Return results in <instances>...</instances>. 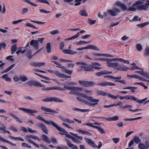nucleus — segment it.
I'll list each match as a JSON object with an SVG mask.
<instances>
[{"mask_svg": "<svg viewBox=\"0 0 149 149\" xmlns=\"http://www.w3.org/2000/svg\"><path fill=\"white\" fill-rule=\"evenodd\" d=\"M37 127L41 128L42 131L45 134H48V132L46 127L45 125L41 123H39L36 124Z\"/></svg>", "mask_w": 149, "mask_h": 149, "instance_id": "obj_15", "label": "nucleus"}, {"mask_svg": "<svg viewBox=\"0 0 149 149\" xmlns=\"http://www.w3.org/2000/svg\"><path fill=\"white\" fill-rule=\"evenodd\" d=\"M134 141L135 143L137 144L138 143L141 141V140L139 139V138L137 136H135L134 139Z\"/></svg>", "mask_w": 149, "mask_h": 149, "instance_id": "obj_57", "label": "nucleus"}, {"mask_svg": "<svg viewBox=\"0 0 149 149\" xmlns=\"http://www.w3.org/2000/svg\"><path fill=\"white\" fill-rule=\"evenodd\" d=\"M6 127L4 126L3 127H0V130L3 132L4 133H7L10 134V132L9 131L6 130Z\"/></svg>", "mask_w": 149, "mask_h": 149, "instance_id": "obj_55", "label": "nucleus"}, {"mask_svg": "<svg viewBox=\"0 0 149 149\" xmlns=\"http://www.w3.org/2000/svg\"><path fill=\"white\" fill-rule=\"evenodd\" d=\"M138 147L139 149H147L146 146L143 143H139Z\"/></svg>", "mask_w": 149, "mask_h": 149, "instance_id": "obj_50", "label": "nucleus"}, {"mask_svg": "<svg viewBox=\"0 0 149 149\" xmlns=\"http://www.w3.org/2000/svg\"><path fill=\"white\" fill-rule=\"evenodd\" d=\"M85 140L86 142L90 145L93 148H95L97 147L94 142L91 139L88 138H85Z\"/></svg>", "mask_w": 149, "mask_h": 149, "instance_id": "obj_18", "label": "nucleus"}, {"mask_svg": "<svg viewBox=\"0 0 149 149\" xmlns=\"http://www.w3.org/2000/svg\"><path fill=\"white\" fill-rule=\"evenodd\" d=\"M44 86L41 87H42V90L44 91H47L49 90H51L54 89H57V88L55 87H45L44 85H43Z\"/></svg>", "mask_w": 149, "mask_h": 149, "instance_id": "obj_28", "label": "nucleus"}, {"mask_svg": "<svg viewBox=\"0 0 149 149\" xmlns=\"http://www.w3.org/2000/svg\"><path fill=\"white\" fill-rule=\"evenodd\" d=\"M47 71L51 74H54L56 76L59 77L61 72L57 70H47Z\"/></svg>", "mask_w": 149, "mask_h": 149, "instance_id": "obj_26", "label": "nucleus"}, {"mask_svg": "<svg viewBox=\"0 0 149 149\" xmlns=\"http://www.w3.org/2000/svg\"><path fill=\"white\" fill-rule=\"evenodd\" d=\"M36 118L38 119V120L42 121L43 122H45V124H47L49 125H52L53 123L54 122L52 120L50 121H47L45 119L42 117L40 116H37L36 117Z\"/></svg>", "mask_w": 149, "mask_h": 149, "instance_id": "obj_13", "label": "nucleus"}, {"mask_svg": "<svg viewBox=\"0 0 149 149\" xmlns=\"http://www.w3.org/2000/svg\"><path fill=\"white\" fill-rule=\"evenodd\" d=\"M63 72L69 74H71L72 73V71L71 70H68L64 67V68L62 70Z\"/></svg>", "mask_w": 149, "mask_h": 149, "instance_id": "obj_51", "label": "nucleus"}, {"mask_svg": "<svg viewBox=\"0 0 149 149\" xmlns=\"http://www.w3.org/2000/svg\"><path fill=\"white\" fill-rule=\"evenodd\" d=\"M120 12V10L116 8H114L112 10H109L107 11L108 14L113 16H116L117 13H119Z\"/></svg>", "mask_w": 149, "mask_h": 149, "instance_id": "obj_12", "label": "nucleus"}, {"mask_svg": "<svg viewBox=\"0 0 149 149\" xmlns=\"http://www.w3.org/2000/svg\"><path fill=\"white\" fill-rule=\"evenodd\" d=\"M136 47L137 50L139 52L141 51L142 49V46L140 44H137L136 45Z\"/></svg>", "mask_w": 149, "mask_h": 149, "instance_id": "obj_60", "label": "nucleus"}, {"mask_svg": "<svg viewBox=\"0 0 149 149\" xmlns=\"http://www.w3.org/2000/svg\"><path fill=\"white\" fill-rule=\"evenodd\" d=\"M79 13L80 15L82 16L87 17L88 16V14L86 13V11L85 9H82L81 10Z\"/></svg>", "mask_w": 149, "mask_h": 149, "instance_id": "obj_40", "label": "nucleus"}, {"mask_svg": "<svg viewBox=\"0 0 149 149\" xmlns=\"http://www.w3.org/2000/svg\"><path fill=\"white\" fill-rule=\"evenodd\" d=\"M46 49L47 50V52L48 53H50L51 52V44L49 42H48L46 46Z\"/></svg>", "mask_w": 149, "mask_h": 149, "instance_id": "obj_37", "label": "nucleus"}, {"mask_svg": "<svg viewBox=\"0 0 149 149\" xmlns=\"http://www.w3.org/2000/svg\"><path fill=\"white\" fill-rule=\"evenodd\" d=\"M26 55L27 56L28 58L29 59H31L32 58L33 55H32V52L31 50H28L26 52Z\"/></svg>", "mask_w": 149, "mask_h": 149, "instance_id": "obj_52", "label": "nucleus"}, {"mask_svg": "<svg viewBox=\"0 0 149 149\" xmlns=\"http://www.w3.org/2000/svg\"><path fill=\"white\" fill-rule=\"evenodd\" d=\"M118 98H119L120 100L126 99L134 101V96L129 95H127L125 96H122L118 95Z\"/></svg>", "mask_w": 149, "mask_h": 149, "instance_id": "obj_17", "label": "nucleus"}, {"mask_svg": "<svg viewBox=\"0 0 149 149\" xmlns=\"http://www.w3.org/2000/svg\"><path fill=\"white\" fill-rule=\"evenodd\" d=\"M144 54L145 56H149V46L146 47V48Z\"/></svg>", "mask_w": 149, "mask_h": 149, "instance_id": "obj_49", "label": "nucleus"}, {"mask_svg": "<svg viewBox=\"0 0 149 149\" xmlns=\"http://www.w3.org/2000/svg\"><path fill=\"white\" fill-rule=\"evenodd\" d=\"M3 79H5L6 81L8 82H10L11 81V79L8 77V76L7 74H5L3 75L2 77Z\"/></svg>", "mask_w": 149, "mask_h": 149, "instance_id": "obj_43", "label": "nucleus"}, {"mask_svg": "<svg viewBox=\"0 0 149 149\" xmlns=\"http://www.w3.org/2000/svg\"><path fill=\"white\" fill-rule=\"evenodd\" d=\"M67 143L68 146L72 149H78L77 146L72 144L70 142L67 140Z\"/></svg>", "mask_w": 149, "mask_h": 149, "instance_id": "obj_25", "label": "nucleus"}, {"mask_svg": "<svg viewBox=\"0 0 149 149\" xmlns=\"http://www.w3.org/2000/svg\"><path fill=\"white\" fill-rule=\"evenodd\" d=\"M85 49H91L97 51L99 50V48L96 46L94 45H89L85 47L79 48L77 49H76L77 51H80L82 50Z\"/></svg>", "mask_w": 149, "mask_h": 149, "instance_id": "obj_9", "label": "nucleus"}, {"mask_svg": "<svg viewBox=\"0 0 149 149\" xmlns=\"http://www.w3.org/2000/svg\"><path fill=\"white\" fill-rule=\"evenodd\" d=\"M50 33L52 35H56L59 33V31L58 30H55L52 31L50 32Z\"/></svg>", "mask_w": 149, "mask_h": 149, "instance_id": "obj_64", "label": "nucleus"}, {"mask_svg": "<svg viewBox=\"0 0 149 149\" xmlns=\"http://www.w3.org/2000/svg\"><path fill=\"white\" fill-rule=\"evenodd\" d=\"M80 68L83 71H91L92 70V69L91 68L87 67V64L86 63V65H81Z\"/></svg>", "mask_w": 149, "mask_h": 149, "instance_id": "obj_24", "label": "nucleus"}, {"mask_svg": "<svg viewBox=\"0 0 149 149\" xmlns=\"http://www.w3.org/2000/svg\"><path fill=\"white\" fill-rule=\"evenodd\" d=\"M31 66L35 67H41L45 65V63L33 62L30 64Z\"/></svg>", "mask_w": 149, "mask_h": 149, "instance_id": "obj_19", "label": "nucleus"}, {"mask_svg": "<svg viewBox=\"0 0 149 149\" xmlns=\"http://www.w3.org/2000/svg\"><path fill=\"white\" fill-rule=\"evenodd\" d=\"M39 42L37 40H32L30 42V45L36 49L39 47Z\"/></svg>", "mask_w": 149, "mask_h": 149, "instance_id": "obj_16", "label": "nucleus"}, {"mask_svg": "<svg viewBox=\"0 0 149 149\" xmlns=\"http://www.w3.org/2000/svg\"><path fill=\"white\" fill-rule=\"evenodd\" d=\"M25 138L27 141L30 143L33 144L37 148H39V146L37 144L32 141L31 140V139H38V140L39 141L41 139H40L38 137L33 135H27L25 136Z\"/></svg>", "mask_w": 149, "mask_h": 149, "instance_id": "obj_3", "label": "nucleus"}, {"mask_svg": "<svg viewBox=\"0 0 149 149\" xmlns=\"http://www.w3.org/2000/svg\"><path fill=\"white\" fill-rule=\"evenodd\" d=\"M64 88L71 91L70 92V93L71 94L79 95L86 99L91 102H90L86 100H83L80 97H77V98L78 100L88 105L94 106L97 105L98 104V102L99 101V100L98 99H95L91 97L88 96L84 93H80L79 91H82L83 90L82 88L74 86H68L66 85H65Z\"/></svg>", "mask_w": 149, "mask_h": 149, "instance_id": "obj_1", "label": "nucleus"}, {"mask_svg": "<svg viewBox=\"0 0 149 149\" xmlns=\"http://www.w3.org/2000/svg\"><path fill=\"white\" fill-rule=\"evenodd\" d=\"M10 115L13 118L18 122L20 123H22V121L20 119L13 113H10Z\"/></svg>", "mask_w": 149, "mask_h": 149, "instance_id": "obj_33", "label": "nucleus"}, {"mask_svg": "<svg viewBox=\"0 0 149 149\" xmlns=\"http://www.w3.org/2000/svg\"><path fill=\"white\" fill-rule=\"evenodd\" d=\"M127 77L128 78H134L135 79H138L140 80H141L143 81L149 82V80L136 74L133 75L128 74L127 75Z\"/></svg>", "mask_w": 149, "mask_h": 149, "instance_id": "obj_7", "label": "nucleus"}, {"mask_svg": "<svg viewBox=\"0 0 149 149\" xmlns=\"http://www.w3.org/2000/svg\"><path fill=\"white\" fill-rule=\"evenodd\" d=\"M134 85L137 84L141 86L144 88L145 89H147L148 88V87L146 86L142 82H136L133 84Z\"/></svg>", "mask_w": 149, "mask_h": 149, "instance_id": "obj_54", "label": "nucleus"}, {"mask_svg": "<svg viewBox=\"0 0 149 149\" xmlns=\"http://www.w3.org/2000/svg\"><path fill=\"white\" fill-rule=\"evenodd\" d=\"M20 78V80L23 82H25L28 79L27 77L24 76H21Z\"/></svg>", "mask_w": 149, "mask_h": 149, "instance_id": "obj_59", "label": "nucleus"}, {"mask_svg": "<svg viewBox=\"0 0 149 149\" xmlns=\"http://www.w3.org/2000/svg\"><path fill=\"white\" fill-rule=\"evenodd\" d=\"M52 62L54 63L55 64L57 65L56 67L59 68H61L62 69L64 68V67L62 66L59 63H58L56 61H52Z\"/></svg>", "mask_w": 149, "mask_h": 149, "instance_id": "obj_53", "label": "nucleus"}, {"mask_svg": "<svg viewBox=\"0 0 149 149\" xmlns=\"http://www.w3.org/2000/svg\"><path fill=\"white\" fill-rule=\"evenodd\" d=\"M113 60L120 61L127 64H129V62L128 61L125 60L122 58H115V59H113Z\"/></svg>", "mask_w": 149, "mask_h": 149, "instance_id": "obj_36", "label": "nucleus"}, {"mask_svg": "<svg viewBox=\"0 0 149 149\" xmlns=\"http://www.w3.org/2000/svg\"><path fill=\"white\" fill-rule=\"evenodd\" d=\"M63 52L66 54L73 55L77 53V52L71 49H64L63 50Z\"/></svg>", "mask_w": 149, "mask_h": 149, "instance_id": "obj_20", "label": "nucleus"}, {"mask_svg": "<svg viewBox=\"0 0 149 149\" xmlns=\"http://www.w3.org/2000/svg\"><path fill=\"white\" fill-rule=\"evenodd\" d=\"M137 88V87L133 86H128L125 87L123 88L124 89H129L131 90L132 92L133 93L135 91V90Z\"/></svg>", "mask_w": 149, "mask_h": 149, "instance_id": "obj_39", "label": "nucleus"}, {"mask_svg": "<svg viewBox=\"0 0 149 149\" xmlns=\"http://www.w3.org/2000/svg\"><path fill=\"white\" fill-rule=\"evenodd\" d=\"M146 3L145 5H142L136 6V4L134 3L132 5L131 7L129 8L127 10L129 11H134L137 9L139 10H147L149 6V0L146 1Z\"/></svg>", "mask_w": 149, "mask_h": 149, "instance_id": "obj_2", "label": "nucleus"}, {"mask_svg": "<svg viewBox=\"0 0 149 149\" xmlns=\"http://www.w3.org/2000/svg\"><path fill=\"white\" fill-rule=\"evenodd\" d=\"M19 110L22 111L24 112L25 113H29L30 115L33 116H34V113H37L38 111L34 110H32L29 108H19Z\"/></svg>", "mask_w": 149, "mask_h": 149, "instance_id": "obj_5", "label": "nucleus"}, {"mask_svg": "<svg viewBox=\"0 0 149 149\" xmlns=\"http://www.w3.org/2000/svg\"><path fill=\"white\" fill-rule=\"evenodd\" d=\"M22 48L21 47H20L18 48V50L16 52L17 54L18 55L20 53L22 54H23L26 52V50H25L22 51Z\"/></svg>", "mask_w": 149, "mask_h": 149, "instance_id": "obj_56", "label": "nucleus"}, {"mask_svg": "<svg viewBox=\"0 0 149 149\" xmlns=\"http://www.w3.org/2000/svg\"><path fill=\"white\" fill-rule=\"evenodd\" d=\"M15 65V64H13L11 65H10V66H9V67L7 68L6 69L4 70V71H3L2 72V73H6L8 72V71H9L12 68H13L14 66Z\"/></svg>", "mask_w": 149, "mask_h": 149, "instance_id": "obj_44", "label": "nucleus"}, {"mask_svg": "<svg viewBox=\"0 0 149 149\" xmlns=\"http://www.w3.org/2000/svg\"><path fill=\"white\" fill-rule=\"evenodd\" d=\"M116 4L118 6L120 7L124 11L127 9V7L126 5L122 4L119 2H117L116 3Z\"/></svg>", "mask_w": 149, "mask_h": 149, "instance_id": "obj_29", "label": "nucleus"}, {"mask_svg": "<svg viewBox=\"0 0 149 149\" xmlns=\"http://www.w3.org/2000/svg\"><path fill=\"white\" fill-rule=\"evenodd\" d=\"M78 82L81 86L83 87H87V81H79Z\"/></svg>", "mask_w": 149, "mask_h": 149, "instance_id": "obj_38", "label": "nucleus"}, {"mask_svg": "<svg viewBox=\"0 0 149 149\" xmlns=\"http://www.w3.org/2000/svg\"><path fill=\"white\" fill-rule=\"evenodd\" d=\"M72 110L74 111H81V112H87L89 111L88 109H80L76 107H73L72 109Z\"/></svg>", "mask_w": 149, "mask_h": 149, "instance_id": "obj_32", "label": "nucleus"}, {"mask_svg": "<svg viewBox=\"0 0 149 149\" xmlns=\"http://www.w3.org/2000/svg\"><path fill=\"white\" fill-rule=\"evenodd\" d=\"M89 42H86L83 40L80 41H79L75 42L74 43V44L76 45H82L84 44H87L89 43Z\"/></svg>", "mask_w": 149, "mask_h": 149, "instance_id": "obj_41", "label": "nucleus"}, {"mask_svg": "<svg viewBox=\"0 0 149 149\" xmlns=\"http://www.w3.org/2000/svg\"><path fill=\"white\" fill-rule=\"evenodd\" d=\"M119 118L117 116H115L113 117L105 118L106 119L109 121H116L118 120Z\"/></svg>", "mask_w": 149, "mask_h": 149, "instance_id": "obj_27", "label": "nucleus"}, {"mask_svg": "<svg viewBox=\"0 0 149 149\" xmlns=\"http://www.w3.org/2000/svg\"><path fill=\"white\" fill-rule=\"evenodd\" d=\"M59 77L62 78H70L71 76H68L67 75H66L65 74H63V73H61Z\"/></svg>", "mask_w": 149, "mask_h": 149, "instance_id": "obj_61", "label": "nucleus"}, {"mask_svg": "<svg viewBox=\"0 0 149 149\" xmlns=\"http://www.w3.org/2000/svg\"><path fill=\"white\" fill-rule=\"evenodd\" d=\"M27 26L30 27L34 29H38V28L29 23H27L25 24Z\"/></svg>", "mask_w": 149, "mask_h": 149, "instance_id": "obj_58", "label": "nucleus"}, {"mask_svg": "<svg viewBox=\"0 0 149 149\" xmlns=\"http://www.w3.org/2000/svg\"><path fill=\"white\" fill-rule=\"evenodd\" d=\"M92 65H93V68L95 69L100 70L101 68L100 67L96 66V65L100 66V64L99 63H92Z\"/></svg>", "mask_w": 149, "mask_h": 149, "instance_id": "obj_45", "label": "nucleus"}, {"mask_svg": "<svg viewBox=\"0 0 149 149\" xmlns=\"http://www.w3.org/2000/svg\"><path fill=\"white\" fill-rule=\"evenodd\" d=\"M17 49V44H15L14 45L12 46L11 48V51L13 52L12 53V54H13L14 52L16 51Z\"/></svg>", "mask_w": 149, "mask_h": 149, "instance_id": "obj_46", "label": "nucleus"}, {"mask_svg": "<svg viewBox=\"0 0 149 149\" xmlns=\"http://www.w3.org/2000/svg\"><path fill=\"white\" fill-rule=\"evenodd\" d=\"M147 98H146L142 100H140L136 98V97L134 96V101H136L137 102L139 103L142 104V103H143L144 102L147 100Z\"/></svg>", "mask_w": 149, "mask_h": 149, "instance_id": "obj_31", "label": "nucleus"}, {"mask_svg": "<svg viewBox=\"0 0 149 149\" xmlns=\"http://www.w3.org/2000/svg\"><path fill=\"white\" fill-rule=\"evenodd\" d=\"M87 0H75L74 1V5L75 6H77L80 5L81 2L83 3H84Z\"/></svg>", "mask_w": 149, "mask_h": 149, "instance_id": "obj_30", "label": "nucleus"}, {"mask_svg": "<svg viewBox=\"0 0 149 149\" xmlns=\"http://www.w3.org/2000/svg\"><path fill=\"white\" fill-rule=\"evenodd\" d=\"M28 84L30 86H34L37 87L44 86L43 84H42L39 82L31 80L27 82Z\"/></svg>", "mask_w": 149, "mask_h": 149, "instance_id": "obj_10", "label": "nucleus"}, {"mask_svg": "<svg viewBox=\"0 0 149 149\" xmlns=\"http://www.w3.org/2000/svg\"><path fill=\"white\" fill-rule=\"evenodd\" d=\"M115 84L111 82H101L99 83L98 85L102 86H114Z\"/></svg>", "mask_w": 149, "mask_h": 149, "instance_id": "obj_21", "label": "nucleus"}, {"mask_svg": "<svg viewBox=\"0 0 149 149\" xmlns=\"http://www.w3.org/2000/svg\"><path fill=\"white\" fill-rule=\"evenodd\" d=\"M42 101L46 102H51L52 101L56 102H63V100L58 98L53 97H50L47 98L42 99Z\"/></svg>", "mask_w": 149, "mask_h": 149, "instance_id": "obj_4", "label": "nucleus"}, {"mask_svg": "<svg viewBox=\"0 0 149 149\" xmlns=\"http://www.w3.org/2000/svg\"><path fill=\"white\" fill-rule=\"evenodd\" d=\"M107 96L108 97H111L113 99H116L118 98V95L117 96H115L109 93L107 94Z\"/></svg>", "mask_w": 149, "mask_h": 149, "instance_id": "obj_63", "label": "nucleus"}, {"mask_svg": "<svg viewBox=\"0 0 149 149\" xmlns=\"http://www.w3.org/2000/svg\"><path fill=\"white\" fill-rule=\"evenodd\" d=\"M132 108V106L130 105H126L124 106H120V108L124 110L127 109H130Z\"/></svg>", "mask_w": 149, "mask_h": 149, "instance_id": "obj_47", "label": "nucleus"}, {"mask_svg": "<svg viewBox=\"0 0 149 149\" xmlns=\"http://www.w3.org/2000/svg\"><path fill=\"white\" fill-rule=\"evenodd\" d=\"M9 138H10L14 140H18L19 141H24V139L22 138L21 137H13V136H9Z\"/></svg>", "mask_w": 149, "mask_h": 149, "instance_id": "obj_48", "label": "nucleus"}, {"mask_svg": "<svg viewBox=\"0 0 149 149\" xmlns=\"http://www.w3.org/2000/svg\"><path fill=\"white\" fill-rule=\"evenodd\" d=\"M43 138L42 140L47 143H51V141L49 140V138L45 134L42 135Z\"/></svg>", "mask_w": 149, "mask_h": 149, "instance_id": "obj_35", "label": "nucleus"}, {"mask_svg": "<svg viewBox=\"0 0 149 149\" xmlns=\"http://www.w3.org/2000/svg\"><path fill=\"white\" fill-rule=\"evenodd\" d=\"M41 109L42 110L48 113H49L50 114V113H58V111H56L52 110L49 108H46L44 107H41Z\"/></svg>", "mask_w": 149, "mask_h": 149, "instance_id": "obj_14", "label": "nucleus"}, {"mask_svg": "<svg viewBox=\"0 0 149 149\" xmlns=\"http://www.w3.org/2000/svg\"><path fill=\"white\" fill-rule=\"evenodd\" d=\"M129 69V68H127V67L124 65H118L117 70H122L123 71H126L128 70Z\"/></svg>", "mask_w": 149, "mask_h": 149, "instance_id": "obj_23", "label": "nucleus"}, {"mask_svg": "<svg viewBox=\"0 0 149 149\" xmlns=\"http://www.w3.org/2000/svg\"><path fill=\"white\" fill-rule=\"evenodd\" d=\"M111 72H108L107 71L104 70L97 72L95 73V74L97 76H101L103 75L104 74H111Z\"/></svg>", "mask_w": 149, "mask_h": 149, "instance_id": "obj_22", "label": "nucleus"}, {"mask_svg": "<svg viewBox=\"0 0 149 149\" xmlns=\"http://www.w3.org/2000/svg\"><path fill=\"white\" fill-rule=\"evenodd\" d=\"M136 64L135 63L132 64L131 67L129 68V69L131 70H133L135 69H140L138 66H136Z\"/></svg>", "mask_w": 149, "mask_h": 149, "instance_id": "obj_42", "label": "nucleus"}, {"mask_svg": "<svg viewBox=\"0 0 149 149\" xmlns=\"http://www.w3.org/2000/svg\"><path fill=\"white\" fill-rule=\"evenodd\" d=\"M60 132L59 133L62 135L65 134L68 132L64 129L60 127L56 123L54 122L52 125Z\"/></svg>", "mask_w": 149, "mask_h": 149, "instance_id": "obj_8", "label": "nucleus"}, {"mask_svg": "<svg viewBox=\"0 0 149 149\" xmlns=\"http://www.w3.org/2000/svg\"><path fill=\"white\" fill-rule=\"evenodd\" d=\"M79 36V33H77L76 35L75 36H73L72 37L69 38H67L65 39V40L66 41H68L70 40H74L78 37Z\"/></svg>", "mask_w": 149, "mask_h": 149, "instance_id": "obj_34", "label": "nucleus"}, {"mask_svg": "<svg viewBox=\"0 0 149 149\" xmlns=\"http://www.w3.org/2000/svg\"><path fill=\"white\" fill-rule=\"evenodd\" d=\"M113 59H115V58H113L112 59H108L107 63V64L108 66L109 67H113V68L115 69H117L118 63H113L112 61H115L113 60Z\"/></svg>", "mask_w": 149, "mask_h": 149, "instance_id": "obj_6", "label": "nucleus"}, {"mask_svg": "<svg viewBox=\"0 0 149 149\" xmlns=\"http://www.w3.org/2000/svg\"><path fill=\"white\" fill-rule=\"evenodd\" d=\"M70 134L76 138H75L74 137H73L72 140L74 141L77 143H81V141L78 139H77L81 140H82L83 137H82L79 136L77 134H74L72 132H70Z\"/></svg>", "mask_w": 149, "mask_h": 149, "instance_id": "obj_11", "label": "nucleus"}, {"mask_svg": "<svg viewBox=\"0 0 149 149\" xmlns=\"http://www.w3.org/2000/svg\"><path fill=\"white\" fill-rule=\"evenodd\" d=\"M63 120L69 124L73 123L74 122L73 120H70L69 119L67 118H65L64 119H63Z\"/></svg>", "mask_w": 149, "mask_h": 149, "instance_id": "obj_62", "label": "nucleus"}]
</instances>
